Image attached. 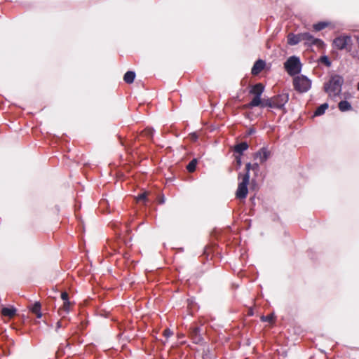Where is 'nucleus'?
Here are the masks:
<instances>
[{"instance_id":"1","label":"nucleus","mask_w":359,"mask_h":359,"mask_svg":"<svg viewBox=\"0 0 359 359\" xmlns=\"http://www.w3.org/2000/svg\"><path fill=\"white\" fill-rule=\"evenodd\" d=\"M264 86L259 83L253 86L250 90V94L253 95V98L250 103L245 105V108H252L255 107L266 106V103L261 99V95L264 92Z\"/></svg>"},{"instance_id":"2","label":"nucleus","mask_w":359,"mask_h":359,"mask_svg":"<svg viewBox=\"0 0 359 359\" xmlns=\"http://www.w3.org/2000/svg\"><path fill=\"white\" fill-rule=\"evenodd\" d=\"M343 79L339 76H334L325 85V90L330 97L334 98L339 95L341 90Z\"/></svg>"},{"instance_id":"3","label":"nucleus","mask_w":359,"mask_h":359,"mask_svg":"<svg viewBox=\"0 0 359 359\" xmlns=\"http://www.w3.org/2000/svg\"><path fill=\"white\" fill-rule=\"evenodd\" d=\"M241 179V181L239 182L238 184V188L236 192V196L237 198L242 200L246 198L248 193V185L250 182V175H242L241 173H239L238 180Z\"/></svg>"},{"instance_id":"4","label":"nucleus","mask_w":359,"mask_h":359,"mask_svg":"<svg viewBox=\"0 0 359 359\" xmlns=\"http://www.w3.org/2000/svg\"><path fill=\"white\" fill-rule=\"evenodd\" d=\"M285 68L290 75L299 74L302 69L299 58L296 56L290 57L285 62Z\"/></svg>"},{"instance_id":"5","label":"nucleus","mask_w":359,"mask_h":359,"mask_svg":"<svg viewBox=\"0 0 359 359\" xmlns=\"http://www.w3.org/2000/svg\"><path fill=\"white\" fill-rule=\"evenodd\" d=\"M294 87L300 93L308 91L311 86V81L304 75L297 76L293 79Z\"/></svg>"},{"instance_id":"6","label":"nucleus","mask_w":359,"mask_h":359,"mask_svg":"<svg viewBox=\"0 0 359 359\" xmlns=\"http://www.w3.org/2000/svg\"><path fill=\"white\" fill-rule=\"evenodd\" d=\"M333 46L338 50H349L352 46V40L349 36H339L333 41Z\"/></svg>"},{"instance_id":"7","label":"nucleus","mask_w":359,"mask_h":359,"mask_svg":"<svg viewBox=\"0 0 359 359\" xmlns=\"http://www.w3.org/2000/svg\"><path fill=\"white\" fill-rule=\"evenodd\" d=\"M288 101V95L283 94L278 95L272 102L267 101L266 104H268L270 107H277L281 109L286 102Z\"/></svg>"},{"instance_id":"8","label":"nucleus","mask_w":359,"mask_h":359,"mask_svg":"<svg viewBox=\"0 0 359 359\" xmlns=\"http://www.w3.org/2000/svg\"><path fill=\"white\" fill-rule=\"evenodd\" d=\"M304 41L306 45H315L319 48L323 47L324 45L322 40L314 38L311 34L307 32L304 33Z\"/></svg>"},{"instance_id":"9","label":"nucleus","mask_w":359,"mask_h":359,"mask_svg":"<svg viewBox=\"0 0 359 359\" xmlns=\"http://www.w3.org/2000/svg\"><path fill=\"white\" fill-rule=\"evenodd\" d=\"M270 156V152L266 149L262 148L255 154V158L258 160L260 163L265 162Z\"/></svg>"},{"instance_id":"10","label":"nucleus","mask_w":359,"mask_h":359,"mask_svg":"<svg viewBox=\"0 0 359 359\" xmlns=\"http://www.w3.org/2000/svg\"><path fill=\"white\" fill-rule=\"evenodd\" d=\"M265 67V62L262 60H258L252 68V74L253 75L258 74Z\"/></svg>"},{"instance_id":"11","label":"nucleus","mask_w":359,"mask_h":359,"mask_svg":"<svg viewBox=\"0 0 359 359\" xmlns=\"http://www.w3.org/2000/svg\"><path fill=\"white\" fill-rule=\"evenodd\" d=\"M1 314L4 317L11 318L16 314V309L13 307H4L1 310Z\"/></svg>"},{"instance_id":"12","label":"nucleus","mask_w":359,"mask_h":359,"mask_svg":"<svg viewBox=\"0 0 359 359\" xmlns=\"http://www.w3.org/2000/svg\"><path fill=\"white\" fill-rule=\"evenodd\" d=\"M135 78V74L134 72L128 71L127 72L123 77L124 81L127 83H132Z\"/></svg>"},{"instance_id":"13","label":"nucleus","mask_w":359,"mask_h":359,"mask_svg":"<svg viewBox=\"0 0 359 359\" xmlns=\"http://www.w3.org/2000/svg\"><path fill=\"white\" fill-rule=\"evenodd\" d=\"M339 109L341 111H349L351 109V105L347 101H341L339 103Z\"/></svg>"},{"instance_id":"14","label":"nucleus","mask_w":359,"mask_h":359,"mask_svg":"<svg viewBox=\"0 0 359 359\" xmlns=\"http://www.w3.org/2000/svg\"><path fill=\"white\" fill-rule=\"evenodd\" d=\"M40 309L41 304L39 302H36L31 309L32 311L36 316L38 318H40L42 316Z\"/></svg>"},{"instance_id":"15","label":"nucleus","mask_w":359,"mask_h":359,"mask_svg":"<svg viewBox=\"0 0 359 359\" xmlns=\"http://www.w3.org/2000/svg\"><path fill=\"white\" fill-rule=\"evenodd\" d=\"M287 42L290 45H296L299 42L298 41V36L297 34H288L287 36Z\"/></svg>"},{"instance_id":"16","label":"nucleus","mask_w":359,"mask_h":359,"mask_svg":"<svg viewBox=\"0 0 359 359\" xmlns=\"http://www.w3.org/2000/svg\"><path fill=\"white\" fill-rule=\"evenodd\" d=\"M329 23L326 22H320L313 25L316 31H320L328 26Z\"/></svg>"},{"instance_id":"17","label":"nucleus","mask_w":359,"mask_h":359,"mask_svg":"<svg viewBox=\"0 0 359 359\" xmlns=\"http://www.w3.org/2000/svg\"><path fill=\"white\" fill-rule=\"evenodd\" d=\"M328 107V104H323L322 105H320L317 109L316 111H315V115L316 116H320V115H322L323 114H324V112L325 111V110L327 109Z\"/></svg>"},{"instance_id":"18","label":"nucleus","mask_w":359,"mask_h":359,"mask_svg":"<svg viewBox=\"0 0 359 359\" xmlns=\"http://www.w3.org/2000/svg\"><path fill=\"white\" fill-rule=\"evenodd\" d=\"M248 148V145L245 142H242L235 147V150L236 152L242 153L243 151L246 150Z\"/></svg>"},{"instance_id":"19","label":"nucleus","mask_w":359,"mask_h":359,"mask_svg":"<svg viewBox=\"0 0 359 359\" xmlns=\"http://www.w3.org/2000/svg\"><path fill=\"white\" fill-rule=\"evenodd\" d=\"M197 165V160L193 159L187 165V168L189 172H193L196 169Z\"/></svg>"},{"instance_id":"20","label":"nucleus","mask_w":359,"mask_h":359,"mask_svg":"<svg viewBox=\"0 0 359 359\" xmlns=\"http://www.w3.org/2000/svg\"><path fill=\"white\" fill-rule=\"evenodd\" d=\"M198 328H195L192 332V337L195 343H198L201 341L200 336H198Z\"/></svg>"},{"instance_id":"21","label":"nucleus","mask_w":359,"mask_h":359,"mask_svg":"<svg viewBox=\"0 0 359 359\" xmlns=\"http://www.w3.org/2000/svg\"><path fill=\"white\" fill-rule=\"evenodd\" d=\"M320 62L324 63L326 66L330 67L331 62L327 56H323L320 58Z\"/></svg>"},{"instance_id":"22","label":"nucleus","mask_w":359,"mask_h":359,"mask_svg":"<svg viewBox=\"0 0 359 359\" xmlns=\"http://www.w3.org/2000/svg\"><path fill=\"white\" fill-rule=\"evenodd\" d=\"M273 319H274V316H273V314H271V315L267 316L266 317L265 316H262V320L263 321H268V322H270V323L272 322L273 320Z\"/></svg>"},{"instance_id":"23","label":"nucleus","mask_w":359,"mask_h":359,"mask_svg":"<svg viewBox=\"0 0 359 359\" xmlns=\"http://www.w3.org/2000/svg\"><path fill=\"white\" fill-rule=\"evenodd\" d=\"M70 307V302L69 301L64 302L62 309L66 312H68Z\"/></svg>"},{"instance_id":"24","label":"nucleus","mask_w":359,"mask_h":359,"mask_svg":"<svg viewBox=\"0 0 359 359\" xmlns=\"http://www.w3.org/2000/svg\"><path fill=\"white\" fill-rule=\"evenodd\" d=\"M236 168L238 170L240 168V167L241 165V158L240 156H236Z\"/></svg>"},{"instance_id":"25","label":"nucleus","mask_w":359,"mask_h":359,"mask_svg":"<svg viewBox=\"0 0 359 359\" xmlns=\"http://www.w3.org/2000/svg\"><path fill=\"white\" fill-rule=\"evenodd\" d=\"M61 298L64 302L68 301V294L67 292H62Z\"/></svg>"},{"instance_id":"26","label":"nucleus","mask_w":359,"mask_h":359,"mask_svg":"<svg viewBox=\"0 0 359 359\" xmlns=\"http://www.w3.org/2000/svg\"><path fill=\"white\" fill-rule=\"evenodd\" d=\"M250 169H252V164L249 163L246 164V165H245V170H246L245 174L250 175L249 172H250Z\"/></svg>"},{"instance_id":"27","label":"nucleus","mask_w":359,"mask_h":359,"mask_svg":"<svg viewBox=\"0 0 359 359\" xmlns=\"http://www.w3.org/2000/svg\"><path fill=\"white\" fill-rule=\"evenodd\" d=\"M153 133L154 131L152 129H147V130L145 131V135L148 136H152Z\"/></svg>"},{"instance_id":"28","label":"nucleus","mask_w":359,"mask_h":359,"mask_svg":"<svg viewBox=\"0 0 359 359\" xmlns=\"http://www.w3.org/2000/svg\"><path fill=\"white\" fill-rule=\"evenodd\" d=\"M297 36L299 42L304 41V33L298 34Z\"/></svg>"},{"instance_id":"29","label":"nucleus","mask_w":359,"mask_h":359,"mask_svg":"<svg viewBox=\"0 0 359 359\" xmlns=\"http://www.w3.org/2000/svg\"><path fill=\"white\" fill-rule=\"evenodd\" d=\"M171 334H172V333H171V332H170V330H165L164 331V335H165V337H169V336H170V335H171Z\"/></svg>"},{"instance_id":"30","label":"nucleus","mask_w":359,"mask_h":359,"mask_svg":"<svg viewBox=\"0 0 359 359\" xmlns=\"http://www.w3.org/2000/svg\"><path fill=\"white\" fill-rule=\"evenodd\" d=\"M145 197H146V194H141V195H140L138 196L137 200L138 201L144 200Z\"/></svg>"},{"instance_id":"31","label":"nucleus","mask_w":359,"mask_h":359,"mask_svg":"<svg viewBox=\"0 0 359 359\" xmlns=\"http://www.w3.org/2000/svg\"><path fill=\"white\" fill-rule=\"evenodd\" d=\"M258 163H254L253 165H252V170H257L258 169Z\"/></svg>"},{"instance_id":"32","label":"nucleus","mask_w":359,"mask_h":359,"mask_svg":"<svg viewBox=\"0 0 359 359\" xmlns=\"http://www.w3.org/2000/svg\"><path fill=\"white\" fill-rule=\"evenodd\" d=\"M191 138H192L194 140H196L197 137H196V135L195 134H193V135H191Z\"/></svg>"},{"instance_id":"33","label":"nucleus","mask_w":359,"mask_h":359,"mask_svg":"<svg viewBox=\"0 0 359 359\" xmlns=\"http://www.w3.org/2000/svg\"><path fill=\"white\" fill-rule=\"evenodd\" d=\"M164 201H165L164 198H162L160 199L159 203H164Z\"/></svg>"},{"instance_id":"34","label":"nucleus","mask_w":359,"mask_h":359,"mask_svg":"<svg viewBox=\"0 0 359 359\" xmlns=\"http://www.w3.org/2000/svg\"><path fill=\"white\" fill-rule=\"evenodd\" d=\"M252 133H254V130H250V134H252Z\"/></svg>"},{"instance_id":"35","label":"nucleus","mask_w":359,"mask_h":359,"mask_svg":"<svg viewBox=\"0 0 359 359\" xmlns=\"http://www.w3.org/2000/svg\"><path fill=\"white\" fill-rule=\"evenodd\" d=\"M57 325L58 327H60V323L59 322L57 323Z\"/></svg>"},{"instance_id":"36","label":"nucleus","mask_w":359,"mask_h":359,"mask_svg":"<svg viewBox=\"0 0 359 359\" xmlns=\"http://www.w3.org/2000/svg\"><path fill=\"white\" fill-rule=\"evenodd\" d=\"M358 90H359V82H358Z\"/></svg>"}]
</instances>
